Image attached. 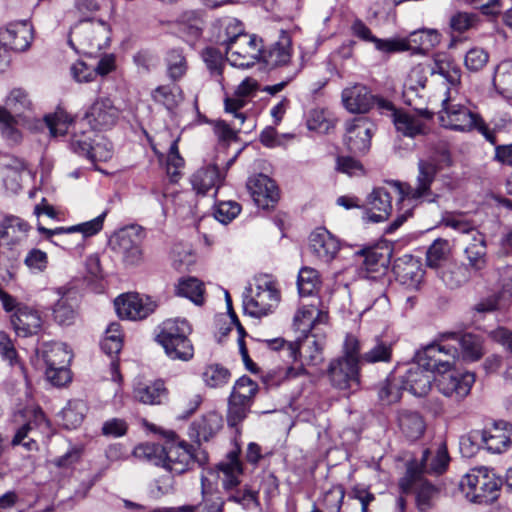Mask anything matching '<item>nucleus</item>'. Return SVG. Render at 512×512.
Returning a JSON list of instances; mask_svg holds the SVG:
<instances>
[{"label":"nucleus","instance_id":"nucleus-1","mask_svg":"<svg viewBox=\"0 0 512 512\" xmlns=\"http://www.w3.org/2000/svg\"><path fill=\"white\" fill-rule=\"evenodd\" d=\"M446 342L441 341L438 336L433 343L417 353V358L422 359V364L426 365L433 374H439L436 386L441 394L460 400L470 393L475 382V375L470 372L447 374L451 372L454 360L459 356V351L458 348L450 346Z\"/></svg>","mask_w":512,"mask_h":512},{"label":"nucleus","instance_id":"nucleus-2","mask_svg":"<svg viewBox=\"0 0 512 512\" xmlns=\"http://www.w3.org/2000/svg\"><path fill=\"white\" fill-rule=\"evenodd\" d=\"M165 437L168 439L166 446L155 443H143L134 448L133 454L136 458L162 466L172 473V476H179L189 469L194 459L198 460L195 449L185 441L175 442L177 435L173 431H167Z\"/></svg>","mask_w":512,"mask_h":512},{"label":"nucleus","instance_id":"nucleus-3","mask_svg":"<svg viewBox=\"0 0 512 512\" xmlns=\"http://www.w3.org/2000/svg\"><path fill=\"white\" fill-rule=\"evenodd\" d=\"M450 165V154L447 149L436 150L427 158L420 159L418 162V175L416 178V186L403 185L399 182L393 184L395 193L399 196V200L404 202L417 201L424 199L433 202L435 197L431 191V185L436 175L444 166Z\"/></svg>","mask_w":512,"mask_h":512},{"label":"nucleus","instance_id":"nucleus-4","mask_svg":"<svg viewBox=\"0 0 512 512\" xmlns=\"http://www.w3.org/2000/svg\"><path fill=\"white\" fill-rule=\"evenodd\" d=\"M192 326L186 319L165 320L156 335L167 357L171 360L188 362L194 357V346L189 338Z\"/></svg>","mask_w":512,"mask_h":512},{"label":"nucleus","instance_id":"nucleus-5","mask_svg":"<svg viewBox=\"0 0 512 512\" xmlns=\"http://www.w3.org/2000/svg\"><path fill=\"white\" fill-rule=\"evenodd\" d=\"M280 301L277 283L268 275L255 278L243 293L244 312L252 317L267 315Z\"/></svg>","mask_w":512,"mask_h":512},{"label":"nucleus","instance_id":"nucleus-6","mask_svg":"<svg viewBox=\"0 0 512 512\" xmlns=\"http://www.w3.org/2000/svg\"><path fill=\"white\" fill-rule=\"evenodd\" d=\"M438 115L443 127L462 132L477 129L491 143L495 142L494 135L478 114L463 105L452 103L450 98L442 101V109Z\"/></svg>","mask_w":512,"mask_h":512},{"label":"nucleus","instance_id":"nucleus-7","mask_svg":"<svg viewBox=\"0 0 512 512\" xmlns=\"http://www.w3.org/2000/svg\"><path fill=\"white\" fill-rule=\"evenodd\" d=\"M4 106H0V126L2 134L17 142L20 133L16 129L17 117L33 110V102L27 90L21 87L10 90L5 98Z\"/></svg>","mask_w":512,"mask_h":512},{"label":"nucleus","instance_id":"nucleus-8","mask_svg":"<svg viewBox=\"0 0 512 512\" xmlns=\"http://www.w3.org/2000/svg\"><path fill=\"white\" fill-rule=\"evenodd\" d=\"M450 457L445 445L438 447L435 453L424 449L420 457L405 454L406 474L403 480H417L424 475L438 477L448 468Z\"/></svg>","mask_w":512,"mask_h":512},{"label":"nucleus","instance_id":"nucleus-9","mask_svg":"<svg viewBox=\"0 0 512 512\" xmlns=\"http://www.w3.org/2000/svg\"><path fill=\"white\" fill-rule=\"evenodd\" d=\"M240 453V447L236 445L235 449L227 454L225 460L217 465L218 470L230 480L252 476L254 470L263 465L269 455V453H263L261 446L255 442H250L247 446L245 463L240 460Z\"/></svg>","mask_w":512,"mask_h":512},{"label":"nucleus","instance_id":"nucleus-10","mask_svg":"<svg viewBox=\"0 0 512 512\" xmlns=\"http://www.w3.org/2000/svg\"><path fill=\"white\" fill-rule=\"evenodd\" d=\"M225 44L227 61L234 67L249 68L261 58L262 40L256 36L238 32Z\"/></svg>","mask_w":512,"mask_h":512},{"label":"nucleus","instance_id":"nucleus-11","mask_svg":"<svg viewBox=\"0 0 512 512\" xmlns=\"http://www.w3.org/2000/svg\"><path fill=\"white\" fill-rule=\"evenodd\" d=\"M145 233L142 227L131 225L115 233L110 239L112 249L121 255L125 265L138 266L144 260L143 241Z\"/></svg>","mask_w":512,"mask_h":512},{"label":"nucleus","instance_id":"nucleus-12","mask_svg":"<svg viewBox=\"0 0 512 512\" xmlns=\"http://www.w3.org/2000/svg\"><path fill=\"white\" fill-rule=\"evenodd\" d=\"M440 42V33L435 29L413 31L406 38H389V41L378 42L381 52L391 54L404 51L425 53Z\"/></svg>","mask_w":512,"mask_h":512},{"label":"nucleus","instance_id":"nucleus-13","mask_svg":"<svg viewBox=\"0 0 512 512\" xmlns=\"http://www.w3.org/2000/svg\"><path fill=\"white\" fill-rule=\"evenodd\" d=\"M108 33L109 29L104 21L87 19L75 25L71 36L79 42L84 54L93 55L106 45Z\"/></svg>","mask_w":512,"mask_h":512},{"label":"nucleus","instance_id":"nucleus-14","mask_svg":"<svg viewBox=\"0 0 512 512\" xmlns=\"http://www.w3.org/2000/svg\"><path fill=\"white\" fill-rule=\"evenodd\" d=\"M121 110L109 97L97 98L85 113V119L93 130L105 131L114 127Z\"/></svg>","mask_w":512,"mask_h":512},{"label":"nucleus","instance_id":"nucleus-15","mask_svg":"<svg viewBox=\"0 0 512 512\" xmlns=\"http://www.w3.org/2000/svg\"><path fill=\"white\" fill-rule=\"evenodd\" d=\"M342 102L351 113H366L375 103L382 108L392 109L390 102L375 97L365 85L358 83L342 91Z\"/></svg>","mask_w":512,"mask_h":512},{"label":"nucleus","instance_id":"nucleus-16","mask_svg":"<svg viewBox=\"0 0 512 512\" xmlns=\"http://www.w3.org/2000/svg\"><path fill=\"white\" fill-rule=\"evenodd\" d=\"M375 125L366 117H358L346 124L345 143L354 154H365L370 149Z\"/></svg>","mask_w":512,"mask_h":512},{"label":"nucleus","instance_id":"nucleus-17","mask_svg":"<svg viewBox=\"0 0 512 512\" xmlns=\"http://www.w3.org/2000/svg\"><path fill=\"white\" fill-rule=\"evenodd\" d=\"M359 363L341 357L331 361L328 376L332 385L340 390L357 388L360 384Z\"/></svg>","mask_w":512,"mask_h":512},{"label":"nucleus","instance_id":"nucleus-18","mask_svg":"<svg viewBox=\"0 0 512 512\" xmlns=\"http://www.w3.org/2000/svg\"><path fill=\"white\" fill-rule=\"evenodd\" d=\"M118 316L122 319L141 320L155 310V303L148 297L137 293H128L117 297L114 301Z\"/></svg>","mask_w":512,"mask_h":512},{"label":"nucleus","instance_id":"nucleus-19","mask_svg":"<svg viewBox=\"0 0 512 512\" xmlns=\"http://www.w3.org/2000/svg\"><path fill=\"white\" fill-rule=\"evenodd\" d=\"M436 379L430 369L422 364V359L417 358V362L413 363L402 377V388L421 397L429 392L432 381Z\"/></svg>","mask_w":512,"mask_h":512},{"label":"nucleus","instance_id":"nucleus-20","mask_svg":"<svg viewBox=\"0 0 512 512\" xmlns=\"http://www.w3.org/2000/svg\"><path fill=\"white\" fill-rule=\"evenodd\" d=\"M32 39L33 27L27 21L10 23L0 30V41L7 51H25Z\"/></svg>","mask_w":512,"mask_h":512},{"label":"nucleus","instance_id":"nucleus-21","mask_svg":"<svg viewBox=\"0 0 512 512\" xmlns=\"http://www.w3.org/2000/svg\"><path fill=\"white\" fill-rule=\"evenodd\" d=\"M247 187L258 207L267 209L279 199V191L275 182L264 174L249 178Z\"/></svg>","mask_w":512,"mask_h":512},{"label":"nucleus","instance_id":"nucleus-22","mask_svg":"<svg viewBox=\"0 0 512 512\" xmlns=\"http://www.w3.org/2000/svg\"><path fill=\"white\" fill-rule=\"evenodd\" d=\"M482 446L491 453H502L512 443V425L506 421H497L491 427L481 431Z\"/></svg>","mask_w":512,"mask_h":512},{"label":"nucleus","instance_id":"nucleus-23","mask_svg":"<svg viewBox=\"0 0 512 512\" xmlns=\"http://www.w3.org/2000/svg\"><path fill=\"white\" fill-rule=\"evenodd\" d=\"M292 55V38L287 31L281 30L276 41L270 44L266 49L262 48L261 58L270 66L280 67L288 65Z\"/></svg>","mask_w":512,"mask_h":512},{"label":"nucleus","instance_id":"nucleus-24","mask_svg":"<svg viewBox=\"0 0 512 512\" xmlns=\"http://www.w3.org/2000/svg\"><path fill=\"white\" fill-rule=\"evenodd\" d=\"M441 341L454 340L461 347L462 357L468 361H478L484 355L483 338L474 333L444 332L439 334Z\"/></svg>","mask_w":512,"mask_h":512},{"label":"nucleus","instance_id":"nucleus-25","mask_svg":"<svg viewBox=\"0 0 512 512\" xmlns=\"http://www.w3.org/2000/svg\"><path fill=\"white\" fill-rule=\"evenodd\" d=\"M289 349L294 358L299 356L307 365L316 366L323 360V341L317 339L315 334L305 335L295 343H290Z\"/></svg>","mask_w":512,"mask_h":512},{"label":"nucleus","instance_id":"nucleus-26","mask_svg":"<svg viewBox=\"0 0 512 512\" xmlns=\"http://www.w3.org/2000/svg\"><path fill=\"white\" fill-rule=\"evenodd\" d=\"M106 215L107 212L104 211L102 214L90 221L67 228L57 227L55 229H47L41 225H38L37 229L40 233L44 234L46 238H50L55 233H79L80 235L76 237L74 242L77 245H81L86 238L94 236L102 230Z\"/></svg>","mask_w":512,"mask_h":512},{"label":"nucleus","instance_id":"nucleus-27","mask_svg":"<svg viewBox=\"0 0 512 512\" xmlns=\"http://www.w3.org/2000/svg\"><path fill=\"white\" fill-rule=\"evenodd\" d=\"M464 497L473 503L483 504L498 498L497 482H454Z\"/></svg>","mask_w":512,"mask_h":512},{"label":"nucleus","instance_id":"nucleus-28","mask_svg":"<svg viewBox=\"0 0 512 512\" xmlns=\"http://www.w3.org/2000/svg\"><path fill=\"white\" fill-rule=\"evenodd\" d=\"M310 249L321 261H332L339 251L338 240L325 228H317L310 235Z\"/></svg>","mask_w":512,"mask_h":512},{"label":"nucleus","instance_id":"nucleus-29","mask_svg":"<svg viewBox=\"0 0 512 512\" xmlns=\"http://www.w3.org/2000/svg\"><path fill=\"white\" fill-rule=\"evenodd\" d=\"M392 197L385 188H376L368 196L365 215L370 222L378 223L388 219L392 211Z\"/></svg>","mask_w":512,"mask_h":512},{"label":"nucleus","instance_id":"nucleus-30","mask_svg":"<svg viewBox=\"0 0 512 512\" xmlns=\"http://www.w3.org/2000/svg\"><path fill=\"white\" fill-rule=\"evenodd\" d=\"M327 322V312L319 310L314 304L303 305L294 315L293 327L305 336L312 334V330L317 329L321 324H327Z\"/></svg>","mask_w":512,"mask_h":512},{"label":"nucleus","instance_id":"nucleus-31","mask_svg":"<svg viewBox=\"0 0 512 512\" xmlns=\"http://www.w3.org/2000/svg\"><path fill=\"white\" fill-rule=\"evenodd\" d=\"M11 323L17 335L27 337L41 330L43 320L37 310L21 306L11 316Z\"/></svg>","mask_w":512,"mask_h":512},{"label":"nucleus","instance_id":"nucleus-32","mask_svg":"<svg viewBox=\"0 0 512 512\" xmlns=\"http://www.w3.org/2000/svg\"><path fill=\"white\" fill-rule=\"evenodd\" d=\"M20 416L28 418V421L17 430L12 445H23L28 450H34L37 448L35 428L44 421V414L41 410L26 409Z\"/></svg>","mask_w":512,"mask_h":512},{"label":"nucleus","instance_id":"nucleus-33","mask_svg":"<svg viewBox=\"0 0 512 512\" xmlns=\"http://www.w3.org/2000/svg\"><path fill=\"white\" fill-rule=\"evenodd\" d=\"M397 281L408 289H418L422 283L424 271L418 260L413 257L398 259L393 267Z\"/></svg>","mask_w":512,"mask_h":512},{"label":"nucleus","instance_id":"nucleus-34","mask_svg":"<svg viewBox=\"0 0 512 512\" xmlns=\"http://www.w3.org/2000/svg\"><path fill=\"white\" fill-rule=\"evenodd\" d=\"M465 257L468 261L466 267H469L470 272L481 274L488 265L487 245L485 236L475 231L472 237V242L464 250Z\"/></svg>","mask_w":512,"mask_h":512},{"label":"nucleus","instance_id":"nucleus-35","mask_svg":"<svg viewBox=\"0 0 512 512\" xmlns=\"http://www.w3.org/2000/svg\"><path fill=\"white\" fill-rule=\"evenodd\" d=\"M133 398L145 405H161L168 398V390L162 380L138 382L133 388Z\"/></svg>","mask_w":512,"mask_h":512},{"label":"nucleus","instance_id":"nucleus-36","mask_svg":"<svg viewBox=\"0 0 512 512\" xmlns=\"http://www.w3.org/2000/svg\"><path fill=\"white\" fill-rule=\"evenodd\" d=\"M224 180V175L215 164H210L198 169L190 179L193 189L197 194L206 195L210 190L219 188Z\"/></svg>","mask_w":512,"mask_h":512},{"label":"nucleus","instance_id":"nucleus-37","mask_svg":"<svg viewBox=\"0 0 512 512\" xmlns=\"http://www.w3.org/2000/svg\"><path fill=\"white\" fill-rule=\"evenodd\" d=\"M221 428V416L215 412L208 413L191 424L190 436L200 445L202 441L207 442L214 437Z\"/></svg>","mask_w":512,"mask_h":512},{"label":"nucleus","instance_id":"nucleus-38","mask_svg":"<svg viewBox=\"0 0 512 512\" xmlns=\"http://www.w3.org/2000/svg\"><path fill=\"white\" fill-rule=\"evenodd\" d=\"M431 75H440L451 86H456L461 80V69L448 56L437 54L433 58L432 63L428 66Z\"/></svg>","mask_w":512,"mask_h":512},{"label":"nucleus","instance_id":"nucleus-39","mask_svg":"<svg viewBox=\"0 0 512 512\" xmlns=\"http://www.w3.org/2000/svg\"><path fill=\"white\" fill-rule=\"evenodd\" d=\"M398 426L402 433L410 440L419 439L426 429L423 417L418 412L412 410H400L398 412Z\"/></svg>","mask_w":512,"mask_h":512},{"label":"nucleus","instance_id":"nucleus-40","mask_svg":"<svg viewBox=\"0 0 512 512\" xmlns=\"http://www.w3.org/2000/svg\"><path fill=\"white\" fill-rule=\"evenodd\" d=\"M443 283L451 288H458L471 279L469 267L465 264L449 263L437 271Z\"/></svg>","mask_w":512,"mask_h":512},{"label":"nucleus","instance_id":"nucleus-41","mask_svg":"<svg viewBox=\"0 0 512 512\" xmlns=\"http://www.w3.org/2000/svg\"><path fill=\"white\" fill-rule=\"evenodd\" d=\"M57 294L60 296V298L53 307L54 319L60 325H70L76 316L74 309L75 301L71 297L70 290L58 288Z\"/></svg>","mask_w":512,"mask_h":512},{"label":"nucleus","instance_id":"nucleus-42","mask_svg":"<svg viewBox=\"0 0 512 512\" xmlns=\"http://www.w3.org/2000/svg\"><path fill=\"white\" fill-rule=\"evenodd\" d=\"M492 83L501 96L512 99V60H503L495 67Z\"/></svg>","mask_w":512,"mask_h":512},{"label":"nucleus","instance_id":"nucleus-43","mask_svg":"<svg viewBox=\"0 0 512 512\" xmlns=\"http://www.w3.org/2000/svg\"><path fill=\"white\" fill-rule=\"evenodd\" d=\"M401 489L404 493L413 490L418 508L425 511L430 506V501L438 494V489L431 482H402Z\"/></svg>","mask_w":512,"mask_h":512},{"label":"nucleus","instance_id":"nucleus-44","mask_svg":"<svg viewBox=\"0 0 512 512\" xmlns=\"http://www.w3.org/2000/svg\"><path fill=\"white\" fill-rule=\"evenodd\" d=\"M393 116L396 130L404 136L413 138L425 133V123L417 116L402 111H396Z\"/></svg>","mask_w":512,"mask_h":512},{"label":"nucleus","instance_id":"nucleus-45","mask_svg":"<svg viewBox=\"0 0 512 512\" xmlns=\"http://www.w3.org/2000/svg\"><path fill=\"white\" fill-rule=\"evenodd\" d=\"M450 253L449 241L442 238L436 239L426 253L427 266L438 271L447 264Z\"/></svg>","mask_w":512,"mask_h":512},{"label":"nucleus","instance_id":"nucleus-46","mask_svg":"<svg viewBox=\"0 0 512 512\" xmlns=\"http://www.w3.org/2000/svg\"><path fill=\"white\" fill-rule=\"evenodd\" d=\"M29 228V225L21 218L7 216L0 223V237L16 243L26 236Z\"/></svg>","mask_w":512,"mask_h":512},{"label":"nucleus","instance_id":"nucleus-47","mask_svg":"<svg viewBox=\"0 0 512 512\" xmlns=\"http://www.w3.org/2000/svg\"><path fill=\"white\" fill-rule=\"evenodd\" d=\"M88 407L83 400H73L62 410L63 424L68 429H75L81 425Z\"/></svg>","mask_w":512,"mask_h":512},{"label":"nucleus","instance_id":"nucleus-48","mask_svg":"<svg viewBox=\"0 0 512 512\" xmlns=\"http://www.w3.org/2000/svg\"><path fill=\"white\" fill-rule=\"evenodd\" d=\"M43 359L48 367L68 366L71 361V355L67 346L63 343H52L43 350Z\"/></svg>","mask_w":512,"mask_h":512},{"label":"nucleus","instance_id":"nucleus-49","mask_svg":"<svg viewBox=\"0 0 512 512\" xmlns=\"http://www.w3.org/2000/svg\"><path fill=\"white\" fill-rule=\"evenodd\" d=\"M177 294L190 299L196 305L204 302V286L197 278H183L177 285Z\"/></svg>","mask_w":512,"mask_h":512},{"label":"nucleus","instance_id":"nucleus-50","mask_svg":"<svg viewBox=\"0 0 512 512\" xmlns=\"http://www.w3.org/2000/svg\"><path fill=\"white\" fill-rule=\"evenodd\" d=\"M401 387L394 376H388L377 387L378 399L382 405H391L401 398Z\"/></svg>","mask_w":512,"mask_h":512},{"label":"nucleus","instance_id":"nucleus-51","mask_svg":"<svg viewBox=\"0 0 512 512\" xmlns=\"http://www.w3.org/2000/svg\"><path fill=\"white\" fill-rule=\"evenodd\" d=\"M202 59L211 75L219 83L223 80V68L225 65L222 53L213 47H207L202 51Z\"/></svg>","mask_w":512,"mask_h":512},{"label":"nucleus","instance_id":"nucleus-52","mask_svg":"<svg viewBox=\"0 0 512 512\" xmlns=\"http://www.w3.org/2000/svg\"><path fill=\"white\" fill-rule=\"evenodd\" d=\"M298 291L301 296H311L320 286L318 272L310 267L302 268L298 273Z\"/></svg>","mask_w":512,"mask_h":512},{"label":"nucleus","instance_id":"nucleus-53","mask_svg":"<svg viewBox=\"0 0 512 512\" xmlns=\"http://www.w3.org/2000/svg\"><path fill=\"white\" fill-rule=\"evenodd\" d=\"M202 377L207 386L219 388L229 382L231 373L220 364H210L205 368Z\"/></svg>","mask_w":512,"mask_h":512},{"label":"nucleus","instance_id":"nucleus-54","mask_svg":"<svg viewBox=\"0 0 512 512\" xmlns=\"http://www.w3.org/2000/svg\"><path fill=\"white\" fill-rule=\"evenodd\" d=\"M167 73L171 80L178 81L187 71V62L181 50L172 49L166 57Z\"/></svg>","mask_w":512,"mask_h":512},{"label":"nucleus","instance_id":"nucleus-55","mask_svg":"<svg viewBox=\"0 0 512 512\" xmlns=\"http://www.w3.org/2000/svg\"><path fill=\"white\" fill-rule=\"evenodd\" d=\"M392 356V345L376 339L374 346L361 356L366 363L389 362Z\"/></svg>","mask_w":512,"mask_h":512},{"label":"nucleus","instance_id":"nucleus-56","mask_svg":"<svg viewBox=\"0 0 512 512\" xmlns=\"http://www.w3.org/2000/svg\"><path fill=\"white\" fill-rule=\"evenodd\" d=\"M44 120L52 136L64 135L71 122L70 116L61 108L53 114L46 115Z\"/></svg>","mask_w":512,"mask_h":512},{"label":"nucleus","instance_id":"nucleus-57","mask_svg":"<svg viewBox=\"0 0 512 512\" xmlns=\"http://www.w3.org/2000/svg\"><path fill=\"white\" fill-rule=\"evenodd\" d=\"M102 350L108 354H118L122 348V336L120 324L111 323L107 330L104 339L101 342Z\"/></svg>","mask_w":512,"mask_h":512},{"label":"nucleus","instance_id":"nucleus-58","mask_svg":"<svg viewBox=\"0 0 512 512\" xmlns=\"http://www.w3.org/2000/svg\"><path fill=\"white\" fill-rule=\"evenodd\" d=\"M251 404L249 401L234 398V396L230 395L227 414L229 425L236 426L239 424L247 416Z\"/></svg>","mask_w":512,"mask_h":512},{"label":"nucleus","instance_id":"nucleus-59","mask_svg":"<svg viewBox=\"0 0 512 512\" xmlns=\"http://www.w3.org/2000/svg\"><path fill=\"white\" fill-rule=\"evenodd\" d=\"M257 391V383L247 376H242L236 381L230 395L234 396V398H239L252 403Z\"/></svg>","mask_w":512,"mask_h":512},{"label":"nucleus","instance_id":"nucleus-60","mask_svg":"<svg viewBox=\"0 0 512 512\" xmlns=\"http://www.w3.org/2000/svg\"><path fill=\"white\" fill-rule=\"evenodd\" d=\"M152 96L155 101L162 103L168 109L174 108L180 97L178 94V87L175 85L159 86L153 91Z\"/></svg>","mask_w":512,"mask_h":512},{"label":"nucleus","instance_id":"nucleus-61","mask_svg":"<svg viewBox=\"0 0 512 512\" xmlns=\"http://www.w3.org/2000/svg\"><path fill=\"white\" fill-rule=\"evenodd\" d=\"M184 166V159L180 156L178 150V140H174L170 146L167 156L166 169L171 181H177L180 175V169Z\"/></svg>","mask_w":512,"mask_h":512},{"label":"nucleus","instance_id":"nucleus-62","mask_svg":"<svg viewBox=\"0 0 512 512\" xmlns=\"http://www.w3.org/2000/svg\"><path fill=\"white\" fill-rule=\"evenodd\" d=\"M477 16L468 12H457L449 20V27L452 32L463 33L473 28L477 23Z\"/></svg>","mask_w":512,"mask_h":512},{"label":"nucleus","instance_id":"nucleus-63","mask_svg":"<svg viewBox=\"0 0 512 512\" xmlns=\"http://www.w3.org/2000/svg\"><path fill=\"white\" fill-rule=\"evenodd\" d=\"M241 211V206L234 201L220 202L214 211V218L222 224L231 222Z\"/></svg>","mask_w":512,"mask_h":512},{"label":"nucleus","instance_id":"nucleus-64","mask_svg":"<svg viewBox=\"0 0 512 512\" xmlns=\"http://www.w3.org/2000/svg\"><path fill=\"white\" fill-rule=\"evenodd\" d=\"M24 263L33 273H42L48 266V255L38 248H33L27 253Z\"/></svg>","mask_w":512,"mask_h":512}]
</instances>
